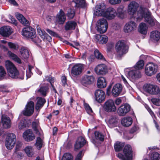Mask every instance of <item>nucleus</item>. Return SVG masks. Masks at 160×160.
Here are the masks:
<instances>
[{"label": "nucleus", "mask_w": 160, "mask_h": 160, "mask_svg": "<svg viewBox=\"0 0 160 160\" xmlns=\"http://www.w3.org/2000/svg\"><path fill=\"white\" fill-rule=\"evenodd\" d=\"M9 18L11 20V22L12 24L16 25L17 24V21L14 18H13L12 16L10 15L9 16Z\"/></svg>", "instance_id": "nucleus-64"}, {"label": "nucleus", "mask_w": 160, "mask_h": 160, "mask_svg": "<svg viewBox=\"0 0 160 160\" xmlns=\"http://www.w3.org/2000/svg\"><path fill=\"white\" fill-rule=\"evenodd\" d=\"M8 45L10 48L13 50H18L19 48L18 45V44L11 42H8Z\"/></svg>", "instance_id": "nucleus-53"}, {"label": "nucleus", "mask_w": 160, "mask_h": 160, "mask_svg": "<svg viewBox=\"0 0 160 160\" xmlns=\"http://www.w3.org/2000/svg\"><path fill=\"white\" fill-rule=\"evenodd\" d=\"M103 108L105 111L108 112H114L116 110L114 102L112 99L108 100L106 102Z\"/></svg>", "instance_id": "nucleus-11"}, {"label": "nucleus", "mask_w": 160, "mask_h": 160, "mask_svg": "<svg viewBox=\"0 0 160 160\" xmlns=\"http://www.w3.org/2000/svg\"><path fill=\"white\" fill-rule=\"evenodd\" d=\"M122 0H109V3L111 4H116L121 2Z\"/></svg>", "instance_id": "nucleus-61"}, {"label": "nucleus", "mask_w": 160, "mask_h": 160, "mask_svg": "<svg viewBox=\"0 0 160 160\" xmlns=\"http://www.w3.org/2000/svg\"><path fill=\"white\" fill-rule=\"evenodd\" d=\"M151 41L154 42H157L160 40V32L154 30L151 32L150 35Z\"/></svg>", "instance_id": "nucleus-27"}, {"label": "nucleus", "mask_w": 160, "mask_h": 160, "mask_svg": "<svg viewBox=\"0 0 160 160\" xmlns=\"http://www.w3.org/2000/svg\"><path fill=\"white\" fill-rule=\"evenodd\" d=\"M66 19V17L64 12L62 9L60 10L56 17V22L59 24H63Z\"/></svg>", "instance_id": "nucleus-18"}, {"label": "nucleus", "mask_w": 160, "mask_h": 160, "mask_svg": "<svg viewBox=\"0 0 160 160\" xmlns=\"http://www.w3.org/2000/svg\"><path fill=\"white\" fill-rule=\"evenodd\" d=\"M22 35L26 37L30 38L35 42H37V39H38L36 37V34L33 28L31 27L25 28L22 29Z\"/></svg>", "instance_id": "nucleus-3"}, {"label": "nucleus", "mask_w": 160, "mask_h": 160, "mask_svg": "<svg viewBox=\"0 0 160 160\" xmlns=\"http://www.w3.org/2000/svg\"><path fill=\"white\" fill-rule=\"evenodd\" d=\"M148 28V27L146 24L141 23L139 25V31L140 33L146 34L147 33Z\"/></svg>", "instance_id": "nucleus-38"}, {"label": "nucleus", "mask_w": 160, "mask_h": 160, "mask_svg": "<svg viewBox=\"0 0 160 160\" xmlns=\"http://www.w3.org/2000/svg\"><path fill=\"white\" fill-rule=\"evenodd\" d=\"M125 11L124 10V7L121 6L118 7L117 9V13L118 14L119 16L121 17H123V15Z\"/></svg>", "instance_id": "nucleus-52"}, {"label": "nucleus", "mask_w": 160, "mask_h": 160, "mask_svg": "<svg viewBox=\"0 0 160 160\" xmlns=\"http://www.w3.org/2000/svg\"><path fill=\"white\" fill-rule=\"evenodd\" d=\"M151 158L154 160H160V155L157 152H154L151 156Z\"/></svg>", "instance_id": "nucleus-55"}, {"label": "nucleus", "mask_w": 160, "mask_h": 160, "mask_svg": "<svg viewBox=\"0 0 160 160\" xmlns=\"http://www.w3.org/2000/svg\"><path fill=\"white\" fill-rule=\"evenodd\" d=\"M95 99L99 103H101L105 100V94L104 92L101 89H98L95 92Z\"/></svg>", "instance_id": "nucleus-15"}, {"label": "nucleus", "mask_w": 160, "mask_h": 160, "mask_svg": "<svg viewBox=\"0 0 160 160\" xmlns=\"http://www.w3.org/2000/svg\"><path fill=\"white\" fill-rule=\"evenodd\" d=\"M151 101L156 106H160V99H159L153 98L151 99Z\"/></svg>", "instance_id": "nucleus-56"}, {"label": "nucleus", "mask_w": 160, "mask_h": 160, "mask_svg": "<svg viewBox=\"0 0 160 160\" xmlns=\"http://www.w3.org/2000/svg\"><path fill=\"white\" fill-rule=\"evenodd\" d=\"M20 52L22 58L24 59L28 58L29 56V53L28 49L24 47L21 48Z\"/></svg>", "instance_id": "nucleus-36"}, {"label": "nucleus", "mask_w": 160, "mask_h": 160, "mask_svg": "<svg viewBox=\"0 0 160 160\" xmlns=\"http://www.w3.org/2000/svg\"><path fill=\"white\" fill-rule=\"evenodd\" d=\"M125 143L124 142H119V141L117 142L114 145V148L115 151L119 152L121 151L124 146Z\"/></svg>", "instance_id": "nucleus-40"}, {"label": "nucleus", "mask_w": 160, "mask_h": 160, "mask_svg": "<svg viewBox=\"0 0 160 160\" xmlns=\"http://www.w3.org/2000/svg\"><path fill=\"white\" fill-rule=\"evenodd\" d=\"M105 8L104 3H101L97 5L94 10V15L97 16H102V14L105 12L104 10Z\"/></svg>", "instance_id": "nucleus-17"}, {"label": "nucleus", "mask_w": 160, "mask_h": 160, "mask_svg": "<svg viewBox=\"0 0 160 160\" xmlns=\"http://www.w3.org/2000/svg\"><path fill=\"white\" fill-rule=\"evenodd\" d=\"M86 143L85 138L82 137H79L76 142L74 145L75 150H78L84 146Z\"/></svg>", "instance_id": "nucleus-23"}, {"label": "nucleus", "mask_w": 160, "mask_h": 160, "mask_svg": "<svg viewBox=\"0 0 160 160\" xmlns=\"http://www.w3.org/2000/svg\"><path fill=\"white\" fill-rule=\"evenodd\" d=\"M84 69L83 66L82 64H76L72 68L71 73L73 77H76L80 75Z\"/></svg>", "instance_id": "nucleus-8"}, {"label": "nucleus", "mask_w": 160, "mask_h": 160, "mask_svg": "<svg viewBox=\"0 0 160 160\" xmlns=\"http://www.w3.org/2000/svg\"><path fill=\"white\" fill-rule=\"evenodd\" d=\"M159 87L158 86L154 85L152 91V95H157L158 92V90H159Z\"/></svg>", "instance_id": "nucleus-58"}, {"label": "nucleus", "mask_w": 160, "mask_h": 160, "mask_svg": "<svg viewBox=\"0 0 160 160\" xmlns=\"http://www.w3.org/2000/svg\"><path fill=\"white\" fill-rule=\"evenodd\" d=\"M97 85L98 87L100 88H103L105 87L107 85L105 79L103 77H101L98 79Z\"/></svg>", "instance_id": "nucleus-32"}, {"label": "nucleus", "mask_w": 160, "mask_h": 160, "mask_svg": "<svg viewBox=\"0 0 160 160\" xmlns=\"http://www.w3.org/2000/svg\"><path fill=\"white\" fill-rule=\"evenodd\" d=\"M153 85V84L150 83L145 84L143 86V89L146 92L152 95V91Z\"/></svg>", "instance_id": "nucleus-37"}, {"label": "nucleus", "mask_w": 160, "mask_h": 160, "mask_svg": "<svg viewBox=\"0 0 160 160\" xmlns=\"http://www.w3.org/2000/svg\"><path fill=\"white\" fill-rule=\"evenodd\" d=\"M6 74L4 68L2 66H0V78L4 76Z\"/></svg>", "instance_id": "nucleus-59"}, {"label": "nucleus", "mask_w": 160, "mask_h": 160, "mask_svg": "<svg viewBox=\"0 0 160 160\" xmlns=\"http://www.w3.org/2000/svg\"><path fill=\"white\" fill-rule=\"evenodd\" d=\"M144 62L143 60H140L138 62L134 67L135 69L139 70L142 69L143 67Z\"/></svg>", "instance_id": "nucleus-44"}, {"label": "nucleus", "mask_w": 160, "mask_h": 160, "mask_svg": "<svg viewBox=\"0 0 160 160\" xmlns=\"http://www.w3.org/2000/svg\"><path fill=\"white\" fill-rule=\"evenodd\" d=\"M23 137L27 141H32L35 138L34 134L32 130L30 129H28L25 131L23 133Z\"/></svg>", "instance_id": "nucleus-19"}, {"label": "nucleus", "mask_w": 160, "mask_h": 160, "mask_svg": "<svg viewBox=\"0 0 160 160\" xmlns=\"http://www.w3.org/2000/svg\"><path fill=\"white\" fill-rule=\"evenodd\" d=\"M94 54L96 58L102 61H106L105 58L102 54L98 49H96L94 51Z\"/></svg>", "instance_id": "nucleus-41"}, {"label": "nucleus", "mask_w": 160, "mask_h": 160, "mask_svg": "<svg viewBox=\"0 0 160 160\" xmlns=\"http://www.w3.org/2000/svg\"><path fill=\"white\" fill-rule=\"evenodd\" d=\"M85 2L84 0H75V1L73 2L72 3L75 4V7H82L84 5Z\"/></svg>", "instance_id": "nucleus-47"}, {"label": "nucleus", "mask_w": 160, "mask_h": 160, "mask_svg": "<svg viewBox=\"0 0 160 160\" xmlns=\"http://www.w3.org/2000/svg\"><path fill=\"white\" fill-rule=\"evenodd\" d=\"M94 77L92 75H84L82 78L81 82V84L87 87L93 83L94 81Z\"/></svg>", "instance_id": "nucleus-9"}, {"label": "nucleus", "mask_w": 160, "mask_h": 160, "mask_svg": "<svg viewBox=\"0 0 160 160\" xmlns=\"http://www.w3.org/2000/svg\"><path fill=\"white\" fill-rule=\"evenodd\" d=\"M122 89V86L121 84L117 83L115 84L113 86L112 90V95L115 97L118 96L121 93Z\"/></svg>", "instance_id": "nucleus-20"}, {"label": "nucleus", "mask_w": 160, "mask_h": 160, "mask_svg": "<svg viewBox=\"0 0 160 160\" xmlns=\"http://www.w3.org/2000/svg\"><path fill=\"white\" fill-rule=\"evenodd\" d=\"M130 105L128 104L121 105L118 109V114L121 116H124L130 111Z\"/></svg>", "instance_id": "nucleus-16"}, {"label": "nucleus", "mask_w": 160, "mask_h": 160, "mask_svg": "<svg viewBox=\"0 0 160 160\" xmlns=\"http://www.w3.org/2000/svg\"><path fill=\"white\" fill-rule=\"evenodd\" d=\"M108 25H97V31L101 33H103L106 32L107 30Z\"/></svg>", "instance_id": "nucleus-39"}, {"label": "nucleus", "mask_w": 160, "mask_h": 160, "mask_svg": "<svg viewBox=\"0 0 160 160\" xmlns=\"http://www.w3.org/2000/svg\"><path fill=\"white\" fill-rule=\"evenodd\" d=\"M108 25V23L106 19L104 18H102L100 19L98 21V24L97 25Z\"/></svg>", "instance_id": "nucleus-57"}, {"label": "nucleus", "mask_w": 160, "mask_h": 160, "mask_svg": "<svg viewBox=\"0 0 160 160\" xmlns=\"http://www.w3.org/2000/svg\"><path fill=\"white\" fill-rule=\"evenodd\" d=\"M46 31L47 32H48L50 35L52 36H56L57 35L56 32H53V31L49 29H46Z\"/></svg>", "instance_id": "nucleus-62"}, {"label": "nucleus", "mask_w": 160, "mask_h": 160, "mask_svg": "<svg viewBox=\"0 0 160 160\" xmlns=\"http://www.w3.org/2000/svg\"><path fill=\"white\" fill-rule=\"evenodd\" d=\"M94 70L98 75H103L108 72V69L107 66L103 64L98 65L95 68Z\"/></svg>", "instance_id": "nucleus-13"}, {"label": "nucleus", "mask_w": 160, "mask_h": 160, "mask_svg": "<svg viewBox=\"0 0 160 160\" xmlns=\"http://www.w3.org/2000/svg\"><path fill=\"white\" fill-rule=\"evenodd\" d=\"M132 122V118L130 117H127L123 118L121 120L122 125L124 127H129L131 125Z\"/></svg>", "instance_id": "nucleus-30"}, {"label": "nucleus", "mask_w": 160, "mask_h": 160, "mask_svg": "<svg viewBox=\"0 0 160 160\" xmlns=\"http://www.w3.org/2000/svg\"><path fill=\"white\" fill-rule=\"evenodd\" d=\"M24 150L28 157H32L33 155V149L31 146L26 147L24 149Z\"/></svg>", "instance_id": "nucleus-42"}, {"label": "nucleus", "mask_w": 160, "mask_h": 160, "mask_svg": "<svg viewBox=\"0 0 160 160\" xmlns=\"http://www.w3.org/2000/svg\"><path fill=\"white\" fill-rule=\"evenodd\" d=\"M48 90V87L42 86L41 87L40 89L38 90V92L43 96H46Z\"/></svg>", "instance_id": "nucleus-48"}, {"label": "nucleus", "mask_w": 160, "mask_h": 160, "mask_svg": "<svg viewBox=\"0 0 160 160\" xmlns=\"http://www.w3.org/2000/svg\"><path fill=\"white\" fill-rule=\"evenodd\" d=\"M45 79L48 81H49L50 83H51V85L52 86V88L53 91L55 93H57V92L54 87L53 85L52 84L54 82V79L53 78L51 77L50 76L46 77L45 78Z\"/></svg>", "instance_id": "nucleus-46"}, {"label": "nucleus", "mask_w": 160, "mask_h": 160, "mask_svg": "<svg viewBox=\"0 0 160 160\" xmlns=\"http://www.w3.org/2000/svg\"><path fill=\"white\" fill-rule=\"evenodd\" d=\"M138 7V4L136 2L132 1L130 2L128 6V10L129 13L132 15H133L137 11Z\"/></svg>", "instance_id": "nucleus-21"}, {"label": "nucleus", "mask_w": 160, "mask_h": 160, "mask_svg": "<svg viewBox=\"0 0 160 160\" xmlns=\"http://www.w3.org/2000/svg\"><path fill=\"white\" fill-rule=\"evenodd\" d=\"M2 122L3 127L5 128H10L11 121L10 118L7 116L3 115L2 116Z\"/></svg>", "instance_id": "nucleus-26"}, {"label": "nucleus", "mask_w": 160, "mask_h": 160, "mask_svg": "<svg viewBox=\"0 0 160 160\" xmlns=\"http://www.w3.org/2000/svg\"><path fill=\"white\" fill-rule=\"evenodd\" d=\"M32 68V67L29 65L28 69L27 70L26 72V75L27 78H30L32 74V73L31 72V70Z\"/></svg>", "instance_id": "nucleus-54"}, {"label": "nucleus", "mask_w": 160, "mask_h": 160, "mask_svg": "<svg viewBox=\"0 0 160 160\" xmlns=\"http://www.w3.org/2000/svg\"><path fill=\"white\" fill-rule=\"evenodd\" d=\"M32 128L35 131V133L38 135H40V133L39 131V125L38 122H33L32 123Z\"/></svg>", "instance_id": "nucleus-43"}, {"label": "nucleus", "mask_w": 160, "mask_h": 160, "mask_svg": "<svg viewBox=\"0 0 160 160\" xmlns=\"http://www.w3.org/2000/svg\"><path fill=\"white\" fill-rule=\"evenodd\" d=\"M75 11L74 9H68L67 16L69 19L73 18L75 16Z\"/></svg>", "instance_id": "nucleus-51"}, {"label": "nucleus", "mask_w": 160, "mask_h": 160, "mask_svg": "<svg viewBox=\"0 0 160 160\" xmlns=\"http://www.w3.org/2000/svg\"><path fill=\"white\" fill-rule=\"evenodd\" d=\"M61 160H73V157L70 153H66L63 155Z\"/></svg>", "instance_id": "nucleus-50"}, {"label": "nucleus", "mask_w": 160, "mask_h": 160, "mask_svg": "<svg viewBox=\"0 0 160 160\" xmlns=\"http://www.w3.org/2000/svg\"><path fill=\"white\" fill-rule=\"evenodd\" d=\"M46 102V101L44 98L38 97L35 106L36 109L37 110L39 109L43 106Z\"/></svg>", "instance_id": "nucleus-35"}, {"label": "nucleus", "mask_w": 160, "mask_h": 160, "mask_svg": "<svg viewBox=\"0 0 160 160\" xmlns=\"http://www.w3.org/2000/svg\"><path fill=\"white\" fill-rule=\"evenodd\" d=\"M117 119L116 116L113 115L111 116L108 121V125L111 127L115 126L117 124Z\"/></svg>", "instance_id": "nucleus-34"}, {"label": "nucleus", "mask_w": 160, "mask_h": 160, "mask_svg": "<svg viewBox=\"0 0 160 160\" xmlns=\"http://www.w3.org/2000/svg\"><path fill=\"white\" fill-rule=\"evenodd\" d=\"M16 140V137L14 134H8L5 141V145L6 148L8 149H12L15 145Z\"/></svg>", "instance_id": "nucleus-6"}, {"label": "nucleus", "mask_w": 160, "mask_h": 160, "mask_svg": "<svg viewBox=\"0 0 160 160\" xmlns=\"http://www.w3.org/2000/svg\"><path fill=\"white\" fill-rule=\"evenodd\" d=\"M77 25V23L73 21H69L66 22L64 26L66 31H70L74 30Z\"/></svg>", "instance_id": "nucleus-28"}, {"label": "nucleus", "mask_w": 160, "mask_h": 160, "mask_svg": "<svg viewBox=\"0 0 160 160\" xmlns=\"http://www.w3.org/2000/svg\"><path fill=\"white\" fill-rule=\"evenodd\" d=\"M43 141L40 137H38L37 138L35 145L38 149H40L42 147Z\"/></svg>", "instance_id": "nucleus-45"}, {"label": "nucleus", "mask_w": 160, "mask_h": 160, "mask_svg": "<svg viewBox=\"0 0 160 160\" xmlns=\"http://www.w3.org/2000/svg\"><path fill=\"white\" fill-rule=\"evenodd\" d=\"M8 55L10 59H12L19 64L21 63L20 59L16 55L12 53L11 51H8Z\"/></svg>", "instance_id": "nucleus-33"}, {"label": "nucleus", "mask_w": 160, "mask_h": 160, "mask_svg": "<svg viewBox=\"0 0 160 160\" xmlns=\"http://www.w3.org/2000/svg\"><path fill=\"white\" fill-rule=\"evenodd\" d=\"M6 68L10 77L13 78H18L19 72L14 65L9 61L5 62Z\"/></svg>", "instance_id": "nucleus-4"}, {"label": "nucleus", "mask_w": 160, "mask_h": 160, "mask_svg": "<svg viewBox=\"0 0 160 160\" xmlns=\"http://www.w3.org/2000/svg\"><path fill=\"white\" fill-rule=\"evenodd\" d=\"M137 24L132 21H130L127 23L124 28V31L126 33H130L134 31L136 29Z\"/></svg>", "instance_id": "nucleus-14"}, {"label": "nucleus", "mask_w": 160, "mask_h": 160, "mask_svg": "<svg viewBox=\"0 0 160 160\" xmlns=\"http://www.w3.org/2000/svg\"><path fill=\"white\" fill-rule=\"evenodd\" d=\"M95 38L100 44H105L108 41L107 36L104 35H97Z\"/></svg>", "instance_id": "nucleus-29"}, {"label": "nucleus", "mask_w": 160, "mask_h": 160, "mask_svg": "<svg viewBox=\"0 0 160 160\" xmlns=\"http://www.w3.org/2000/svg\"><path fill=\"white\" fill-rule=\"evenodd\" d=\"M157 66L152 63H149L145 67V72L148 76H150L155 74L157 72Z\"/></svg>", "instance_id": "nucleus-7"}, {"label": "nucleus", "mask_w": 160, "mask_h": 160, "mask_svg": "<svg viewBox=\"0 0 160 160\" xmlns=\"http://www.w3.org/2000/svg\"><path fill=\"white\" fill-rule=\"evenodd\" d=\"M37 30L38 34L43 40H46L49 42L52 40L51 37L44 31L41 30L39 27H37Z\"/></svg>", "instance_id": "nucleus-22"}, {"label": "nucleus", "mask_w": 160, "mask_h": 160, "mask_svg": "<svg viewBox=\"0 0 160 160\" xmlns=\"http://www.w3.org/2000/svg\"><path fill=\"white\" fill-rule=\"evenodd\" d=\"M82 151H80L77 155L75 160H81L82 156Z\"/></svg>", "instance_id": "nucleus-63"}, {"label": "nucleus", "mask_w": 160, "mask_h": 160, "mask_svg": "<svg viewBox=\"0 0 160 160\" xmlns=\"http://www.w3.org/2000/svg\"><path fill=\"white\" fill-rule=\"evenodd\" d=\"M12 33L11 29L10 27L7 26L0 28V34L5 37H8Z\"/></svg>", "instance_id": "nucleus-24"}, {"label": "nucleus", "mask_w": 160, "mask_h": 160, "mask_svg": "<svg viewBox=\"0 0 160 160\" xmlns=\"http://www.w3.org/2000/svg\"><path fill=\"white\" fill-rule=\"evenodd\" d=\"M128 74L129 78L134 80L139 78L141 77L140 71L136 69L130 71Z\"/></svg>", "instance_id": "nucleus-25"}, {"label": "nucleus", "mask_w": 160, "mask_h": 160, "mask_svg": "<svg viewBox=\"0 0 160 160\" xmlns=\"http://www.w3.org/2000/svg\"><path fill=\"white\" fill-rule=\"evenodd\" d=\"M117 14L116 10L114 8L110 7L103 13L102 16L110 20L114 19Z\"/></svg>", "instance_id": "nucleus-10"}, {"label": "nucleus", "mask_w": 160, "mask_h": 160, "mask_svg": "<svg viewBox=\"0 0 160 160\" xmlns=\"http://www.w3.org/2000/svg\"><path fill=\"white\" fill-rule=\"evenodd\" d=\"M143 18H145V22L151 26H153L155 24V20L150 16L149 12L145 13L143 8L140 7L138 12L137 16L136 18L137 21L139 22Z\"/></svg>", "instance_id": "nucleus-1"}, {"label": "nucleus", "mask_w": 160, "mask_h": 160, "mask_svg": "<svg viewBox=\"0 0 160 160\" xmlns=\"http://www.w3.org/2000/svg\"><path fill=\"white\" fill-rule=\"evenodd\" d=\"M16 17L20 22L24 25L28 26L29 24L28 21L21 14L17 13L16 15Z\"/></svg>", "instance_id": "nucleus-31"}, {"label": "nucleus", "mask_w": 160, "mask_h": 160, "mask_svg": "<svg viewBox=\"0 0 160 160\" xmlns=\"http://www.w3.org/2000/svg\"><path fill=\"white\" fill-rule=\"evenodd\" d=\"M115 48L117 55L120 57L128 52V47L123 40H120L116 43Z\"/></svg>", "instance_id": "nucleus-5"}, {"label": "nucleus", "mask_w": 160, "mask_h": 160, "mask_svg": "<svg viewBox=\"0 0 160 160\" xmlns=\"http://www.w3.org/2000/svg\"><path fill=\"white\" fill-rule=\"evenodd\" d=\"M123 152L124 156L121 153H118L116 156L121 160H132V151L131 146L129 145L125 146Z\"/></svg>", "instance_id": "nucleus-2"}, {"label": "nucleus", "mask_w": 160, "mask_h": 160, "mask_svg": "<svg viewBox=\"0 0 160 160\" xmlns=\"http://www.w3.org/2000/svg\"><path fill=\"white\" fill-rule=\"evenodd\" d=\"M34 110V103L32 101H30L26 105L24 110L22 111V113L25 116H29L33 113Z\"/></svg>", "instance_id": "nucleus-12"}, {"label": "nucleus", "mask_w": 160, "mask_h": 160, "mask_svg": "<svg viewBox=\"0 0 160 160\" xmlns=\"http://www.w3.org/2000/svg\"><path fill=\"white\" fill-rule=\"evenodd\" d=\"M85 109L87 112L89 114L91 113L92 111L90 106L88 104H85Z\"/></svg>", "instance_id": "nucleus-60"}, {"label": "nucleus", "mask_w": 160, "mask_h": 160, "mask_svg": "<svg viewBox=\"0 0 160 160\" xmlns=\"http://www.w3.org/2000/svg\"><path fill=\"white\" fill-rule=\"evenodd\" d=\"M95 138L101 141H103L104 139V136L101 132L95 131L94 132Z\"/></svg>", "instance_id": "nucleus-49"}]
</instances>
